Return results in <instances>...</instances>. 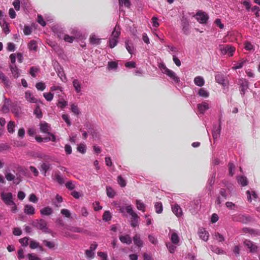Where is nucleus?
I'll return each instance as SVG.
<instances>
[{
	"mask_svg": "<svg viewBox=\"0 0 260 260\" xmlns=\"http://www.w3.org/2000/svg\"><path fill=\"white\" fill-rule=\"evenodd\" d=\"M22 170L21 168L19 167L16 168V170H7L5 173L6 179L9 181H13L14 184H19L21 181L20 172Z\"/></svg>",
	"mask_w": 260,
	"mask_h": 260,
	"instance_id": "obj_1",
	"label": "nucleus"
},
{
	"mask_svg": "<svg viewBox=\"0 0 260 260\" xmlns=\"http://www.w3.org/2000/svg\"><path fill=\"white\" fill-rule=\"evenodd\" d=\"M1 197L4 203L11 208L13 213H16L17 211V207L13 201L12 193L10 192L3 191L1 193Z\"/></svg>",
	"mask_w": 260,
	"mask_h": 260,
	"instance_id": "obj_2",
	"label": "nucleus"
},
{
	"mask_svg": "<svg viewBox=\"0 0 260 260\" xmlns=\"http://www.w3.org/2000/svg\"><path fill=\"white\" fill-rule=\"evenodd\" d=\"M159 68L161 72L169 77L174 83H178L180 82V78L176 75V73L173 71L167 68L164 63H160Z\"/></svg>",
	"mask_w": 260,
	"mask_h": 260,
	"instance_id": "obj_3",
	"label": "nucleus"
},
{
	"mask_svg": "<svg viewBox=\"0 0 260 260\" xmlns=\"http://www.w3.org/2000/svg\"><path fill=\"white\" fill-rule=\"evenodd\" d=\"M218 48L221 54L229 56H232L236 51L235 47L230 45H219Z\"/></svg>",
	"mask_w": 260,
	"mask_h": 260,
	"instance_id": "obj_4",
	"label": "nucleus"
},
{
	"mask_svg": "<svg viewBox=\"0 0 260 260\" xmlns=\"http://www.w3.org/2000/svg\"><path fill=\"white\" fill-rule=\"evenodd\" d=\"M32 225L37 229L41 230L44 233H50V230L47 227V222L43 219H40L39 220H37L34 221L32 223Z\"/></svg>",
	"mask_w": 260,
	"mask_h": 260,
	"instance_id": "obj_5",
	"label": "nucleus"
},
{
	"mask_svg": "<svg viewBox=\"0 0 260 260\" xmlns=\"http://www.w3.org/2000/svg\"><path fill=\"white\" fill-rule=\"evenodd\" d=\"M197 20L201 24L207 23L209 17L207 14L203 11H199L194 16Z\"/></svg>",
	"mask_w": 260,
	"mask_h": 260,
	"instance_id": "obj_6",
	"label": "nucleus"
},
{
	"mask_svg": "<svg viewBox=\"0 0 260 260\" xmlns=\"http://www.w3.org/2000/svg\"><path fill=\"white\" fill-rule=\"evenodd\" d=\"M247 199L250 203L256 202L258 198L256 192L253 189L248 190L246 192Z\"/></svg>",
	"mask_w": 260,
	"mask_h": 260,
	"instance_id": "obj_7",
	"label": "nucleus"
},
{
	"mask_svg": "<svg viewBox=\"0 0 260 260\" xmlns=\"http://www.w3.org/2000/svg\"><path fill=\"white\" fill-rule=\"evenodd\" d=\"M120 211L122 213H124L126 212L132 216H135V217H136V213L133 211L131 205H127L121 207L120 208Z\"/></svg>",
	"mask_w": 260,
	"mask_h": 260,
	"instance_id": "obj_8",
	"label": "nucleus"
},
{
	"mask_svg": "<svg viewBox=\"0 0 260 260\" xmlns=\"http://www.w3.org/2000/svg\"><path fill=\"white\" fill-rule=\"evenodd\" d=\"M198 234L200 238L204 241H207L209 239V234L208 231H207L204 228H200L199 229Z\"/></svg>",
	"mask_w": 260,
	"mask_h": 260,
	"instance_id": "obj_9",
	"label": "nucleus"
},
{
	"mask_svg": "<svg viewBox=\"0 0 260 260\" xmlns=\"http://www.w3.org/2000/svg\"><path fill=\"white\" fill-rule=\"evenodd\" d=\"M244 244L250 250L251 252H255L256 251L257 247L250 240H246L244 242Z\"/></svg>",
	"mask_w": 260,
	"mask_h": 260,
	"instance_id": "obj_10",
	"label": "nucleus"
},
{
	"mask_svg": "<svg viewBox=\"0 0 260 260\" xmlns=\"http://www.w3.org/2000/svg\"><path fill=\"white\" fill-rule=\"evenodd\" d=\"M170 239L172 244L178 245L180 239L179 237L175 231H171L170 233Z\"/></svg>",
	"mask_w": 260,
	"mask_h": 260,
	"instance_id": "obj_11",
	"label": "nucleus"
},
{
	"mask_svg": "<svg viewBox=\"0 0 260 260\" xmlns=\"http://www.w3.org/2000/svg\"><path fill=\"white\" fill-rule=\"evenodd\" d=\"M212 237L213 239L220 243L223 242L225 240L224 236L218 232H215L212 234Z\"/></svg>",
	"mask_w": 260,
	"mask_h": 260,
	"instance_id": "obj_12",
	"label": "nucleus"
},
{
	"mask_svg": "<svg viewBox=\"0 0 260 260\" xmlns=\"http://www.w3.org/2000/svg\"><path fill=\"white\" fill-rule=\"evenodd\" d=\"M197 94L203 99H207L209 98L210 95L209 91L206 88L203 87L198 89Z\"/></svg>",
	"mask_w": 260,
	"mask_h": 260,
	"instance_id": "obj_13",
	"label": "nucleus"
},
{
	"mask_svg": "<svg viewBox=\"0 0 260 260\" xmlns=\"http://www.w3.org/2000/svg\"><path fill=\"white\" fill-rule=\"evenodd\" d=\"M172 212L177 217H180L182 215V211L180 207L178 204L172 205Z\"/></svg>",
	"mask_w": 260,
	"mask_h": 260,
	"instance_id": "obj_14",
	"label": "nucleus"
},
{
	"mask_svg": "<svg viewBox=\"0 0 260 260\" xmlns=\"http://www.w3.org/2000/svg\"><path fill=\"white\" fill-rule=\"evenodd\" d=\"M24 212L27 215H32L35 213V209L32 205L27 204L24 207Z\"/></svg>",
	"mask_w": 260,
	"mask_h": 260,
	"instance_id": "obj_15",
	"label": "nucleus"
},
{
	"mask_svg": "<svg viewBox=\"0 0 260 260\" xmlns=\"http://www.w3.org/2000/svg\"><path fill=\"white\" fill-rule=\"evenodd\" d=\"M199 112L201 114H204L206 111L209 109V104L206 102H203L199 104L197 106Z\"/></svg>",
	"mask_w": 260,
	"mask_h": 260,
	"instance_id": "obj_16",
	"label": "nucleus"
},
{
	"mask_svg": "<svg viewBox=\"0 0 260 260\" xmlns=\"http://www.w3.org/2000/svg\"><path fill=\"white\" fill-rule=\"evenodd\" d=\"M0 25L6 34H8L10 32L9 24L6 22L5 19H0Z\"/></svg>",
	"mask_w": 260,
	"mask_h": 260,
	"instance_id": "obj_17",
	"label": "nucleus"
},
{
	"mask_svg": "<svg viewBox=\"0 0 260 260\" xmlns=\"http://www.w3.org/2000/svg\"><path fill=\"white\" fill-rule=\"evenodd\" d=\"M40 128L42 133L48 134L50 130V126L47 123L43 121L40 124Z\"/></svg>",
	"mask_w": 260,
	"mask_h": 260,
	"instance_id": "obj_18",
	"label": "nucleus"
},
{
	"mask_svg": "<svg viewBox=\"0 0 260 260\" xmlns=\"http://www.w3.org/2000/svg\"><path fill=\"white\" fill-rule=\"evenodd\" d=\"M239 84L241 87V93L244 94L245 92V91L248 88V82L245 79H241L239 81Z\"/></svg>",
	"mask_w": 260,
	"mask_h": 260,
	"instance_id": "obj_19",
	"label": "nucleus"
},
{
	"mask_svg": "<svg viewBox=\"0 0 260 260\" xmlns=\"http://www.w3.org/2000/svg\"><path fill=\"white\" fill-rule=\"evenodd\" d=\"M16 124L13 121H10L8 122L7 126L8 132L10 134H13L15 132V128Z\"/></svg>",
	"mask_w": 260,
	"mask_h": 260,
	"instance_id": "obj_20",
	"label": "nucleus"
},
{
	"mask_svg": "<svg viewBox=\"0 0 260 260\" xmlns=\"http://www.w3.org/2000/svg\"><path fill=\"white\" fill-rule=\"evenodd\" d=\"M25 98L26 100L30 103H37L38 102V100L36 99L29 91L25 92Z\"/></svg>",
	"mask_w": 260,
	"mask_h": 260,
	"instance_id": "obj_21",
	"label": "nucleus"
},
{
	"mask_svg": "<svg viewBox=\"0 0 260 260\" xmlns=\"http://www.w3.org/2000/svg\"><path fill=\"white\" fill-rule=\"evenodd\" d=\"M133 241L135 245L138 247H142L143 245V242L141 240L140 236L138 234L134 236Z\"/></svg>",
	"mask_w": 260,
	"mask_h": 260,
	"instance_id": "obj_22",
	"label": "nucleus"
},
{
	"mask_svg": "<svg viewBox=\"0 0 260 260\" xmlns=\"http://www.w3.org/2000/svg\"><path fill=\"white\" fill-rule=\"evenodd\" d=\"M73 86L77 93L81 92V84L77 79H74L73 81Z\"/></svg>",
	"mask_w": 260,
	"mask_h": 260,
	"instance_id": "obj_23",
	"label": "nucleus"
},
{
	"mask_svg": "<svg viewBox=\"0 0 260 260\" xmlns=\"http://www.w3.org/2000/svg\"><path fill=\"white\" fill-rule=\"evenodd\" d=\"M89 41L91 44L93 45H99L100 44L101 39L99 38L96 35L94 34L90 36Z\"/></svg>",
	"mask_w": 260,
	"mask_h": 260,
	"instance_id": "obj_24",
	"label": "nucleus"
},
{
	"mask_svg": "<svg viewBox=\"0 0 260 260\" xmlns=\"http://www.w3.org/2000/svg\"><path fill=\"white\" fill-rule=\"evenodd\" d=\"M119 240L122 243L126 244H130L132 243V239L129 235H125L119 236Z\"/></svg>",
	"mask_w": 260,
	"mask_h": 260,
	"instance_id": "obj_25",
	"label": "nucleus"
},
{
	"mask_svg": "<svg viewBox=\"0 0 260 260\" xmlns=\"http://www.w3.org/2000/svg\"><path fill=\"white\" fill-rule=\"evenodd\" d=\"M10 68L13 76L15 78H18L20 75V70L18 69V68L15 65H11L10 66Z\"/></svg>",
	"mask_w": 260,
	"mask_h": 260,
	"instance_id": "obj_26",
	"label": "nucleus"
},
{
	"mask_svg": "<svg viewBox=\"0 0 260 260\" xmlns=\"http://www.w3.org/2000/svg\"><path fill=\"white\" fill-rule=\"evenodd\" d=\"M194 83L198 86L202 87L205 84V80L202 76L196 77L194 79Z\"/></svg>",
	"mask_w": 260,
	"mask_h": 260,
	"instance_id": "obj_27",
	"label": "nucleus"
},
{
	"mask_svg": "<svg viewBox=\"0 0 260 260\" xmlns=\"http://www.w3.org/2000/svg\"><path fill=\"white\" fill-rule=\"evenodd\" d=\"M53 213L52 209L50 207H45L40 210V213L42 215L49 216Z\"/></svg>",
	"mask_w": 260,
	"mask_h": 260,
	"instance_id": "obj_28",
	"label": "nucleus"
},
{
	"mask_svg": "<svg viewBox=\"0 0 260 260\" xmlns=\"http://www.w3.org/2000/svg\"><path fill=\"white\" fill-rule=\"evenodd\" d=\"M120 35V28L119 25H116L112 32L111 37L117 39L118 40V38Z\"/></svg>",
	"mask_w": 260,
	"mask_h": 260,
	"instance_id": "obj_29",
	"label": "nucleus"
},
{
	"mask_svg": "<svg viewBox=\"0 0 260 260\" xmlns=\"http://www.w3.org/2000/svg\"><path fill=\"white\" fill-rule=\"evenodd\" d=\"M237 181L239 184L243 186H246L248 184L246 177L243 176L237 177Z\"/></svg>",
	"mask_w": 260,
	"mask_h": 260,
	"instance_id": "obj_30",
	"label": "nucleus"
},
{
	"mask_svg": "<svg viewBox=\"0 0 260 260\" xmlns=\"http://www.w3.org/2000/svg\"><path fill=\"white\" fill-rule=\"evenodd\" d=\"M136 204L137 208L139 210H141L143 212H145L146 206H145V205L144 204V203L143 202H142V201L139 200H137L136 201Z\"/></svg>",
	"mask_w": 260,
	"mask_h": 260,
	"instance_id": "obj_31",
	"label": "nucleus"
},
{
	"mask_svg": "<svg viewBox=\"0 0 260 260\" xmlns=\"http://www.w3.org/2000/svg\"><path fill=\"white\" fill-rule=\"evenodd\" d=\"M126 48L127 51L131 54H133L135 52V48L133 43H129V41L125 42Z\"/></svg>",
	"mask_w": 260,
	"mask_h": 260,
	"instance_id": "obj_32",
	"label": "nucleus"
},
{
	"mask_svg": "<svg viewBox=\"0 0 260 260\" xmlns=\"http://www.w3.org/2000/svg\"><path fill=\"white\" fill-rule=\"evenodd\" d=\"M154 207H155V212L157 214H160V213H162V210H163V207H162V204L161 202H156L155 204Z\"/></svg>",
	"mask_w": 260,
	"mask_h": 260,
	"instance_id": "obj_33",
	"label": "nucleus"
},
{
	"mask_svg": "<svg viewBox=\"0 0 260 260\" xmlns=\"http://www.w3.org/2000/svg\"><path fill=\"white\" fill-rule=\"evenodd\" d=\"M107 194L108 197L113 198L116 194L115 191L110 186L106 188Z\"/></svg>",
	"mask_w": 260,
	"mask_h": 260,
	"instance_id": "obj_34",
	"label": "nucleus"
},
{
	"mask_svg": "<svg viewBox=\"0 0 260 260\" xmlns=\"http://www.w3.org/2000/svg\"><path fill=\"white\" fill-rule=\"evenodd\" d=\"M118 42V40L112 37H110L109 41V45L111 48H113L115 47Z\"/></svg>",
	"mask_w": 260,
	"mask_h": 260,
	"instance_id": "obj_35",
	"label": "nucleus"
},
{
	"mask_svg": "<svg viewBox=\"0 0 260 260\" xmlns=\"http://www.w3.org/2000/svg\"><path fill=\"white\" fill-rule=\"evenodd\" d=\"M68 105V102L63 99H59L57 104V106L61 109L65 108Z\"/></svg>",
	"mask_w": 260,
	"mask_h": 260,
	"instance_id": "obj_36",
	"label": "nucleus"
},
{
	"mask_svg": "<svg viewBox=\"0 0 260 260\" xmlns=\"http://www.w3.org/2000/svg\"><path fill=\"white\" fill-rule=\"evenodd\" d=\"M50 165L46 163H43L41 167V171L45 175L47 171L50 169Z\"/></svg>",
	"mask_w": 260,
	"mask_h": 260,
	"instance_id": "obj_37",
	"label": "nucleus"
},
{
	"mask_svg": "<svg viewBox=\"0 0 260 260\" xmlns=\"http://www.w3.org/2000/svg\"><path fill=\"white\" fill-rule=\"evenodd\" d=\"M246 60L241 59L240 62H238L236 64H235L234 67H232L233 70H237L241 69L243 67L244 64L246 62Z\"/></svg>",
	"mask_w": 260,
	"mask_h": 260,
	"instance_id": "obj_38",
	"label": "nucleus"
},
{
	"mask_svg": "<svg viewBox=\"0 0 260 260\" xmlns=\"http://www.w3.org/2000/svg\"><path fill=\"white\" fill-rule=\"evenodd\" d=\"M77 150L82 154H84L86 151V145L84 144H80L77 146Z\"/></svg>",
	"mask_w": 260,
	"mask_h": 260,
	"instance_id": "obj_39",
	"label": "nucleus"
},
{
	"mask_svg": "<svg viewBox=\"0 0 260 260\" xmlns=\"http://www.w3.org/2000/svg\"><path fill=\"white\" fill-rule=\"evenodd\" d=\"M0 79L6 86L9 85V80L8 79V78L5 75V74L2 72H0Z\"/></svg>",
	"mask_w": 260,
	"mask_h": 260,
	"instance_id": "obj_40",
	"label": "nucleus"
},
{
	"mask_svg": "<svg viewBox=\"0 0 260 260\" xmlns=\"http://www.w3.org/2000/svg\"><path fill=\"white\" fill-rule=\"evenodd\" d=\"M10 101L8 99H5L4 105L2 108V111L4 113H7L9 111V106Z\"/></svg>",
	"mask_w": 260,
	"mask_h": 260,
	"instance_id": "obj_41",
	"label": "nucleus"
},
{
	"mask_svg": "<svg viewBox=\"0 0 260 260\" xmlns=\"http://www.w3.org/2000/svg\"><path fill=\"white\" fill-rule=\"evenodd\" d=\"M117 63L115 61H110L108 63V69L109 70H116L117 68Z\"/></svg>",
	"mask_w": 260,
	"mask_h": 260,
	"instance_id": "obj_42",
	"label": "nucleus"
},
{
	"mask_svg": "<svg viewBox=\"0 0 260 260\" xmlns=\"http://www.w3.org/2000/svg\"><path fill=\"white\" fill-rule=\"evenodd\" d=\"M239 220L243 223H246L251 220V218L249 216L242 215L239 216Z\"/></svg>",
	"mask_w": 260,
	"mask_h": 260,
	"instance_id": "obj_43",
	"label": "nucleus"
},
{
	"mask_svg": "<svg viewBox=\"0 0 260 260\" xmlns=\"http://www.w3.org/2000/svg\"><path fill=\"white\" fill-rule=\"evenodd\" d=\"M168 48V51L170 53H171L172 56H173V55H176L178 52V49L174 47L173 46L169 45L167 46Z\"/></svg>",
	"mask_w": 260,
	"mask_h": 260,
	"instance_id": "obj_44",
	"label": "nucleus"
},
{
	"mask_svg": "<svg viewBox=\"0 0 260 260\" xmlns=\"http://www.w3.org/2000/svg\"><path fill=\"white\" fill-rule=\"evenodd\" d=\"M211 249L213 252H214V253H215L216 254H224V251L222 249H221V248L217 247L212 246L211 247Z\"/></svg>",
	"mask_w": 260,
	"mask_h": 260,
	"instance_id": "obj_45",
	"label": "nucleus"
},
{
	"mask_svg": "<svg viewBox=\"0 0 260 260\" xmlns=\"http://www.w3.org/2000/svg\"><path fill=\"white\" fill-rule=\"evenodd\" d=\"M215 80L218 83L223 85L224 84V79L222 75L220 74H217L215 76Z\"/></svg>",
	"mask_w": 260,
	"mask_h": 260,
	"instance_id": "obj_46",
	"label": "nucleus"
},
{
	"mask_svg": "<svg viewBox=\"0 0 260 260\" xmlns=\"http://www.w3.org/2000/svg\"><path fill=\"white\" fill-rule=\"evenodd\" d=\"M28 48L31 50L36 51L37 48L36 42L35 41H31L28 44Z\"/></svg>",
	"mask_w": 260,
	"mask_h": 260,
	"instance_id": "obj_47",
	"label": "nucleus"
},
{
	"mask_svg": "<svg viewBox=\"0 0 260 260\" xmlns=\"http://www.w3.org/2000/svg\"><path fill=\"white\" fill-rule=\"evenodd\" d=\"M34 113L36 115V116L39 118H41L42 116V111L39 106H37L36 107Z\"/></svg>",
	"mask_w": 260,
	"mask_h": 260,
	"instance_id": "obj_48",
	"label": "nucleus"
},
{
	"mask_svg": "<svg viewBox=\"0 0 260 260\" xmlns=\"http://www.w3.org/2000/svg\"><path fill=\"white\" fill-rule=\"evenodd\" d=\"M151 21L153 27L157 28L159 26L158 19L157 17L153 16L151 19Z\"/></svg>",
	"mask_w": 260,
	"mask_h": 260,
	"instance_id": "obj_49",
	"label": "nucleus"
},
{
	"mask_svg": "<svg viewBox=\"0 0 260 260\" xmlns=\"http://www.w3.org/2000/svg\"><path fill=\"white\" fill-rule=\"evenodd\" d=\"M167 247L168 249H169L170 252L173 253V252H174V251H175V250L176 249L177 245L173 244H172L169 243L167 244Z\"/></svg>",
	"mask_w": 260,
	"mask_h": 260,
	"instance_id": "obj_50",
	"label": "nucleus"
},
{
	"mask_svg": "<svg viewBox=\"0 0 260 260\" xmlns=\"http://www.w3.org/2000/svg\"><path fill=\"white\" fill-rule=\"evenodd\" d=\"M44 97L47 101H51L53 99V94L51 92L44 93Z\"/></svg>",
	"mask_w": 260,
	"mask_h": 260,
	"instance_id": "obj_51",
	"label": "nucleus"
},
{
	"mask_svg": "<svg viewBox=\"0 0 260 260\" xmlns=\"http://www.w3.org/2000/svg\"><path fill=\"white\" fill-rule=\"evenodd\" d=\"M111 218V215L109 211H105L103 216V219L106 221H109Z\"/></svg>",
	"mask_w": 260,
	"mask_h": 260,
	"instance_id": "obj_52",
	"label": "nucleus"
},
{
	"mask_svg": "<svg viewBox=\"0 0 260 260\" xmlns=\"http://www.w3.org/2000/svg\"><path fill=\"white\" fill-rule=\"evenodd\" d=\"M119 4L121 6H124L125 7L129 8L131 3L129 0H119Z\"/></svg>",
	"mask_w": 260,
	"mask_h": 260,
	"instance_id": "obj_53",
	"label": "nucleus"
},
{
	"mask_svg": "<svg viewBox=\"0 0 260 260\" xmlns=\"http://www.w3.org/2000/svg\"><path fill=\"white\" fill-rule=\"evenodd\" d=\"M25 135V129L23 127L20 128L18 131L17 136L20 139H23Z\"/></svg>",
	"mask_w": 260,
	"mask_h": 260,
	"instance_id": "obj_54",
	"label": "nucleus"
},
{
	"mask_svg": "<svg viewBox=\"0 0 260 260\" xmlns=\"http://www.w3.org/2000/svg\"><path fill=\"white\" fill-rule=\"evenodd\" d=\"M75 38L74 36H70L68 35H66L64 36L63 40L67 42L72 43Z\"/></svg>",
	"mask_w": 260,
	"mask_h": 260,
	"instance_id": "obj_55",
	"label": "nucleus"
},
{
	"mask_svg": "<svg viewBox=\"0 0 260 260\" xmlns=\"http://www.w3.org/2000/svg\"><path fill=\"white\" fill-rule=\"evenodd\" d=\"M36 87L38 90L43 91L45 89L46 86L45 83L41 82L37 83L36 85Z\"/></svg>",
	"mask_w": 260,
	"mask_h": 260,
	"instance_id": "obj_56",
	"label": "nucleus"
},
{
	"mask_svg": "<svg viewBox=\"0 0 260 260\" xmlns=\"http://www.w3.org/2000/svg\"><path fill=\"white\" fill-rule=\"evenodd\" d=\"M44 244L48 248L52 249L54 248L55 244L53 242L48 241L47 240H44L43 241Z\"/></svg>",
	"mask_w": 260,
	"mask_h": 260,
	"instance_id": "obj_57",
	"label": "nucleus"
},
{
	"mask_svg": "<svg viewBox=\"0 0 260 260\" xmlns=\"http://www.w3.org/2000/svg\"><path fill=\"white\" fill-rule=\"evenodd\" d=\"M226 207L231 210H235L237 208L236 205L231 202H227L225 203Z\"/></svg>",
	"mask_w": 260,
	"mask_h": 260,
	"instance_id": "obj_58",
	"label": "nucleus"
},
{
	"mask_svg": "<svg viewBox=\"0 0 260 260\" xmlns=\"http://www.w3.org/2000/svg\"><path fill=\"white\" fill-rule=\"evenodd\" d=\"M118 183L121 187H124L126 185L125 180L119 176L118 177Z\"/></svg>",
	"mask_w": 260,
	"mask_h": 260,
	"instance_id": "obj_59",
	"label": "nucleus"
},
{
	"mask_svg": "<svg viewBox=\"0 0 260 260\" xmlns=\"http://www.w3.org/2000/svg\"><path fill=\"white\" fill-rule=\"evenodd\" d=\"M71 110L76 115H78L79 114V110L78 106L75 104H72L71 105Z\"/></svg>",
	"mask_w": 260,
	"mask_h": 260,
	"instance_id": "obj_60",
	"label": "nucleus"
},
{
	"mask_svg": "<svg viewBox=\"0 0 260 260\" xmlns=\"http://www.w3.org/2000/svg\"><path fill=\"white\" fill-rule=\"evenodd\" d=\"M61 213L66 217L69 218L71 216V213L70 211L66 209H63L61 210Z\"/></svg>",
	"mask_w": 260,
	"mask_h": 260,
	"instance_id": "obj_61",
	"label": "nucleus"
},
{
	"mask_svg": "<svg viewBox=\"0 0 260 260\" xmlns=\"http://www.w3.org/2000/svg\"><path fill=\"white\" fill-rule=\"evenodd\" d=\"M229 174L231 176H233L234 174L235 166L233 163L229 164Z\"/></svg>",
	"mask_w": 260,
	"mask_h": 260,
	"instance_id": "obj_62",
	"label": "nucleus"
},
{
	"mask_svg": "<svg viewBox=\"0 0 260 260\" xmlns=\"http://www.w3.org/2000/svg\"><path fill=\"white\" fill-rule=\"evenodd\" d=\"M38 198L35 194L31 193L30 194L29 197V201L30 202L36 203L38 202Z\"/></svg>",
	"mask_w": 260,
	"mask_h": 260,
	"instance_id": "obj_63",
	"label": "nucleus"
},
{
	"mask_svg": "<svg viewBox=\"0 0 260 260\" xmlns=\"http://www.w3.org/2000/svg\"><path fill=\"white\" fill-rule=\"evenodd\" d=\"M38 22L41 24L42 26H45L46 25V22L44 21L43 18L41 15L38 16Z\"/></svg>",
	"mask_w": 260,
	"mask_h": 260,
	"instance_id": "obj_64",
	"label": "nucleus"
}]
</instances>
